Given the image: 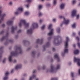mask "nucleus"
Returning a JSON list of instances; mask_svg holds the SVG:
<instances>
[{
  "label": "nucleus",
  "instance_id": "9",
  "mask_svg": "<svg viewBox=\"0 0 80 80\" xmlns=\"http://www.w3.org/2000/svg\"><path fill=\"white\" fill-rule=\"evenodd\" d=\"M74 62H78L77 64L79 66H80V58H76L75 57L74 58Z\"/></svg>",
  "mask_w": 80,
  "mask_h": 80
},
{
  "label": "nucleus",
  "instance_id": "57",
  "mask_svg": "<svg viewBox=\"0 0 80 80\" xmlns=\"http://www.w3.org/2000/svg\"><path fill=\"white\" fill-rule=\"evenodd\" d=\"M16 62V60H14V62H13L14 63H15Z\"/></svg>",
  "mask_w": 80,
  "mask_h": 80
},
{
  "label": "nucleus",
  "instance_id": "49",
  "mask_svg": "<svg viewBox=\"0 0 80 80\" xmlns=\"http://www.w3.org/2000/svg\"><path fill=\"white\" fill-rule=\"evenodd\" d=\"M9 42H12L13 41L12 40H10L9 41Z\"/></svg>",
  "mask_w": 80,
  "mask_h": 80
},
{
  "label": "nucleus",
  "instance_id": "50",
  "mask_svg": "<svg viewBox=\"0 0 80 80\" xmlns=\"http://www.w3.org/2000/svg\"><path fill=\"white\" fill-rule=\"evenodd\" d=\"M56 20L55 19H53V21L54 22H55Z\"/></svg>",
  "mask_w": 80,
  "mask_h": 80
},
{
  "label": "nucleus",
  "instance_id": "56",
  "mask_svg": "<svg viewBox=\"0 0 80 80\" xmlns=\"http://www.w3.org/2000/svg\"><path fill=\"white\" fill-rule=\"evenodd\" d=\"M28 6H29V5L28 4L26 5V7L28 8Z\"/></svg>",
  "mask_w": 80,
  "mask_h": 80
},
{
  "label": "nucleus",
  "instance_id": "15",
  "mask_svg": "<svg viewBox=\"0 0 80 80\" xmlns=\"http://www.w3.org/2000/svg\"><path fill=\"white\" fill-rule=\"evenodd\" d=\"M17 28V27H14L13 26L11 28V32L12 33H13L14 32V31Z\"/></svg>",
  "mask_w": 80,
  "mask_h": 80
},
{
  "label": "nucleus",
  "instance_id": "13",
  "mask_svg": "<svg viewBox=\"0 0 80 80\" xmlns=\"http://www.w3.org/2000/svg\"><path fill=\"white\" fill-rule=\"evenodd\" d=\"M9 73L8 72H7L5 73V77L3 78L4 80H7L8 79V75Z\"/></svg>",
  "mask_w": 80,
  "mask_h": 80
},
{
  "label": "nucleus",
  "instance_id": "26",
  "mask_svg": "<svg viewBox=\"0 0 80 80\" xmlns=\"http://www.w3.org/2000/svg\"><path fill=\"white\" fill-rule=\"evenodd\" d=\"M72 27L73 28H74L76 27V23H74L72 25Z\"/></svg>",
  "mask_w": 80,
  "mask_h": 80
},
{
  "label": "nucleus",
  "instance_id": "30",
  "mask_svg": "<svg viewBox=\"0 0 80 80\" xmlns=\"http://www.w3.org/2000/svg\"><path fill=\"white\" fill-rule=\"evenodd\" d=\"M52 26V24H50L49 26L48 29H51Z\"/></svg>",
  "mask_w": 80,
  "mask_h": 80
},
{
  "label": "nucleus",
  "instance_id": "44",
  "mask_svg": "<svg viewBox=\"0 0 80 80\" xmlns=\"http://www.w3.org/2000/svg\"><path fill=\"white\" fill-rule=\"evenodd\" d=\"M42 8V6L41 5H39V9H41Z\"/></svg>",
  "mask_w": 80,
  "mask_h": 80
},
{
  "label": "nucleus",
  "instance_id": "6",
  "mask_svg": "<svg viewBox=\"0 0 80 80\" xmlns=\"http://www.w3.org/2000/svg\"><path fill=\"white\" fill-rule=\"evenodd\" d=\"M51 72H55V70H57L58 69H59L60 68V65H58L57 66V67L56 68V69H54V68L53 66L52 65H51Z\"/></svg>",
  "mask_w": 80,
  "mask_h": 80
},
{
  "label": "nucleus",
  "instance_id": "51",
  "mask_svg": "<svg viewBox=\"0 0 80 80\" xmlns=\"http://www.w3.org/2000/svg\"><path fill=\"white\" fill-rule=\"evenodd\" d=\"M2 26L3 27H4L5 26V25L4 24H3L2 25Z\"/></svg>",
  "mask_w": 80,
  "mask_h": 80
},
{
  "label": "nucleus",
  "instance_id": "28",
  "mask_svg": "<svg viewBox=\"0 0 80 80\" xmlns=\"http://www.w3.org/2000/svg\"><path fill=\"white\" fill-rule=\"evenodd\" d=\"M51 80H58V78H52Z\"/></svg>",
  "mask_w": 80,
  "mask_h": 80
},
{
  "label": "nucleus",
  "instance_id": "19",
  "mask_svg": "<svg viewBox=\"0 0 80 80\" xmlns=\"http://www.w3.org/2000/svg\"><path fill=\"white\" fill-rule=\"evenodd\" d=\"M7 24L8 25H11L12 24V21L9 20L8 21Z\"/></svg>",
  "mask_w": 80,
  "mask_h": 80
},
{
  "label": "nucleus",
  "instance_id": "47",
  "mask_svg": "<svg viewBox=\"0 0 80 80\" xmlns=\"http://www.w3.org/2000/svg\"><path fill=\"white\" fill-rule=\"evenodd\" d=\"M9 4L10 5H11L12 4V2H10L9 3Z\"/></svg>",
  "mask_w": 80,
  "mask_h": 80
},
{
  "label": "nucleus",
  "instance_id": "42",
  "mask_svg": "<svg viewBox=\"0 0 80 80\" xmlns=\"http://www.w3.org/2000/svg\"><path fill=\"white\" fill-rule=\"evenodd\" d=\"M4 32V31L3 30V31H2L0 33V34H3V33Z\"/></svg>",
  "mask_w": 80,
  "mask_h": 80
},
{
  "label": "nucleus",
  "instance_id": "62",
  "mask_svg": "<svg viewBox=\"0 0 80 80\" xmlns=\"http://www.w3.org/2000/svg\"><path fill=\"white\" fill-rule=\"evenodd\" d=\"M78 34H79V35L80 36V31L78 33Z\"/></svg>",
  "mask_w": 80,
  "mask_h": 80
},
{
  "label": "nucleus",
  "instance_id": "64",
  "mask_svg": "<svg viewBox=\"0 0 80 80\" xmlns=\"http://www.w3.org/2000/svg\"><path fill=\"white\" fill-rule=\"evenodd\" d=\"M71 62H70V63H69V65H70V64H71Z\"/></svg>",
  "mask_w": 80,
  "mask_h": 80
},
{
  "label": "nucleus",
  "instance_id": "33",
  "mask_svg": "<svg viewBox=\"0 0 80 80\" xmlns=\"http://www.w3.org/2000/svg\"><path fill=\"white\" fill-rule=\"evenodd\" d=\"M76 2V1L75 0H74L72 2V4H74Z\"/></svg>",
  "mask_w": 80,
  "mask_h": 80
},
{
  "label": "nucleus",
  "instance_id": "61",
  "mask_svg": "<svg viewBox=\"0 0 80 80\" xmlns=\"http://www.w3.org/2000/svg\"><path fill=\"white\" fill-rule=\"evenodd\" d=\"M51 38V37L49 38H48V39L49 40Z\"/></svg>",
  "mask_w": 80,
  "mask_h": 80
},
{
  "label": "nucleus",
  "instance_id": "36",
  "mask_svg": "<svg viewBox=\"0 0 80 80\" xmlns=\"http://www.w3.org/2000/svg\"><path fill=\"white\" fill-rule=\"evenodd\" d=\"M32 54L33 55H34L35 54V51H33L32 52Z\"/></svg>",
  "mask_w": 80,
  "mask_h": 80
},
{
  "label": "nucleus",
  "instance_id": "3",
  "mask_svg": "<svg viewBox=\"0 0 80 80\" xmlns=\"http://www.w3.org/2000/svg\"><path fill=\"white\" fill-rule=\"evenodd\" d=\"M66 41L65 42L66 43L65 48V49L64 50V53H62V56H63L65 53H68V49H67L68 48V42L69 40V39L68 37H67L66 38Z\"/></svg>",
  "mask_w": 80,
  "mask_h": 80
},
{
  "label": "nucleus",
  "instance_id": "37",
  "mask_svg": "<svg viewBox=\"0 0 80 80\" xmlns=\"http://www.w3.org/2000/svg\"><path fill=\"white\" fill-rule=\"evenodd\" d=\"M78 47L80 48V42H78Z\"/></svg>",
  "mask_w": 80,
  "mask_h": 80
},
{
  "label": "nucleus",
  "instance_id": "14",
  "mask_svg": "<svg viewBox=\"0 0 80 80\" xmlns=\"http://www.w3.org/2000/svg\"><path fill=\"white\" fill-rule=\"evenodd\" d=\"M50 45V43L49 42H48L45 45L43 46V48L45 50V48L48 47Z\"/></svg>",
  "mask_w": 80,
  "mask_h": 80
},
{
  "label": "nucleus",
  "instance_id": "52",
  "mask_svg": "<svg viewBox=\"0 0 80 80\" xmlns=\"http://www.w3.org/2000/svg\"><path fill=\"white\" fill-rule=\"evenodd\" d=\"M27 42V41H26V40H23V42H24V43H25V42Z\"/></svg>",
  "mask_w": 80,
  "mask_h": 80
},
{
  "label": "nucleus",
  "instance_id": "31",
  "mask_svg": "<svg viewBox=\"0 0 80 80\" xmlns=\"http://www.w3.org/2000/svg\"><path fill=\"white\" fill-rule=\"evenodd\" d=\"M32 0H27L26 1L28 3H30L32 2Z\"/></svg>",
  "mask_w": 80,
  "mask_h": 80
},
{
  "label": "nucleus",
  "instance_id": "2",
  "mask_svg": "<svg viewBox=\"0 0 80 80\" xmlns=\"http://www.w3.org/2000/svg\"><path fill=\"white\" fill-rule=\"evenodd\" d=\"M32 28L28 30L27 32V34H31L32 33V30L36 28H37L38 27V24L36 23H33L32 26Z\"/></svg>",
  "mask_w": 80,
  "mask_h": 80
},
{
  "label": "nucleus",
  "instance_id": "46",
  "mask_svg": "<svg viewBox=\"0 0 80 80\" xmlns=\"http://www.w3.org/2000/svg\"><path fill=\"white\" fill-rule=\"evenodd\" d=\"M52 51H53L54 52V51H55V48H52Z\"/></svg>",
  "mask_w": 80,
  "mask_h": 80
},
{
  "label": "nucleus",
  "instance_id": "17",
  "mask_svg": "<svg viewBox=\"0 0 80 80\" xmlns=\"http://www.w3.org/2000/svg\"><path fill=\"white\" fill-rule=\"evenodd\" d=\"M9 34V33L8 32L7 33V35L5 37H3L1 39V41H2L3 40L6 39V38L8 37V36Z\"/></svg>",
  "mask_w": 80,
  "mask_h": 80
},
{
  "label": "nucleus",
  "instance_id": "7",
  "mask_svg": "<svg viewBox=\"0 0 80 80\" xmlns=\"http://www.w3.org/2000/svg\"><path fill=\"white\" fill-rule=\"evenodd\" d=\"M59 18H63L64 20V23H65L66 25H67L69 23L70 21L68 20H66L65 18L63 16H60L59 17Z\"/></svg>",
  "mask_w": 80,
  "mask_h": 80
},
{
  "label": "nucleus",
  "instance_id": "38",
  "mask_svg": "<svg viewBox=\"0 0 80 80\" xmlns=\"http://www.w3.org/2000/svg\"><path fill=\"white\" fill-rule=\"evenodd\" d=\"M39 16L40 17L41 16L42 14L41 12H40L39 14Z\"/></svg>",
  "mask_w": 80,
  "mask_h": 80
},
{
  "label": "nucleus",
  "instance_id": "59",
  "mask_svg": "<svg viewBox=\"0 0 80 80\" xmlns=\"http://www.w3.org/2000/svg\"><path fill=\"white\" fill-rule=\"evenodd\" d=\"M75 35V33H73V36H74Z\"/></svg>",
  "mask_w": 80,
  "mask_h": 80
},
{
  "label": "nucleus",
  "instance_id": "55",
  "mask_svg": "<svg viewBox=\"0 0 80 80\" xmlns=\"http://www.w3.org/2000/svg\"><path fill=\"white\" fill-rule=\"evenodd\" d=\"M78 72L79 73V75H80V69H79V70L78 71Z\"/></svg>",
  "mask_w": 80,
  "mask_h": 80
},
{
  "label": "nucleus",
  "instance_id": "4",
  "mask_svg": "<svg viewBox=\"0 0 80 80\" xmlns=\"http://www.w3.org/2000/svg\"><path fill=\"white\" fill-rule=\"evenodd\" d=\"M23 23L24 25L26 27H28L29 26V23H26V22L24 20H21L20 21V22L19 24V27H21L22 24Z\"/></svg>",
  "mask_w": 80,
  "mask_h": 80
},
{
  "label": "nucleus",
  "instance_id": "1",
  "mask_svg": "<svg viewBox=\"0 0 80 80\" xmlns=\"http://www.w3.org/2000/svg\"><path fill=\"white\" fill-rule=\"evenodd\" d=\"M16 49L15 52L12 51L11 52V54L12 56H16L19 53L21 54L22 52L20 47H16Z\"/></svg>",
  "mask_w": 80,
  "mask_h": 80
},
{
  "label": "nucleus",
  "instance_id": "35",
  "mask_svg": "<svg viewBox=\"0 0 80 80\" xmlns=\"http://www.w3.org/2000/svg\"><path fill=\"white\" fill-rule=\"evenodd\" d=\"M3 48V47H1L0 48V51L1 52H2V50Z\"/></svg>",
  "mask_w": 80,
  "mask_h": 80
},
{
  "label": "nucleus",
  "instance_id": "39",
  "mask_svg": "<svg viewBox=\"0 0 80 80\" xmlns=\"http://www.w3.org/2000/svg\"><path fill=\"white\" fill-rule=\"evenodd\" d=\"M79 17V15H78L77 16V19H78Z\"/></svg>",
  "mask_w": 80,
  "mask_h": 80
},
{
  "label": "nucleus",
  "instance_id": "21",
  "mask_svg": "<svg viewBox=\"0 0 80 80\" xmlns=\"http://www.w3.org/2000/svg\"><path fill=\"white\" fill-rule=\"evenodd\" d=\"M65 6V4H62L61 6H60V8L62 9L64 8V7Z\"/></svg>",
  "mask_w": 80,
  "mask_h": 80
},
{
  "label": "nucleus",
  "instance_id": "22",
  "mask_svg": "<svg viewBox=\"0 0 80 80\" xmlns=\"http://www.w3.org/2000/svg\"><path fill=\"white\" fill-rule=\"evenodd\" d=\"M79 52V50H76L74 51V53L75 54H77Z\"/></svg>",
  "mask_w": 80,
  "mask_h": 80
},
{
  "label": "nucleus",
  "instance_id": "43",
  "mask_svg": "<svg viewBox=\"0 0 80 80\" xmlns=\"http://www.w3.org/2000/svg\"><path fill=\"white\" fill-rule=\"evenodd\" d=\"M43 22V20H40V23H41Z\"/></svg>",
  "mask_w": 80,
  "mask_h": 80
},
{
  "label": "nucleus",
  "instance_id": "29",
  "mask_svg": "<svg viewBox=\"0 0 80 80\" xmlns=\"http://www.w3.org/2000/svg\"><path fill=\"white\" fill-rule=\"evenodd\" d=\"M45 28V25H43L42 27H41V29L42 30H43Z\"/></svg>",
  "mask_w": 80,
  "mask_h": 80
},
{
  "label": "nucleus",
  "instance_id": "23",
  "mask_svg": "<svg viewBox=\"0 0 80 80\" xmlns=\"http://www.w3.org/2000/svg\"><path fill=\"white\" fill-rule=\"evenodd\" d=\"M35 77H36V76L34 75H33L32 77H30L29 80H32V78H35Z\"/></svg>",
  "mask_w": 80,
  "mask_h": 80
},
{
  "label": "nucleus",
  "instance_id": "32",
  "mask_svg": "<svg viewBox=\"0 0 80 80\" xmlns=\"http://www.w3.org/2000/svg\"><path fill=\"white\" fill-rule=\"evenodd\" d=\"M71 76L72 77H74V73L73 72H72L71 73Z\"/></svg>",
  "mask_w": 80,
  "mask_h": 80
},
{
  "label": "nucleus",
  "instance_id": "54",
  "mask_svg": "<svg viewBox=\"0 0 80 80\" xmlns=\"http://www.w3.org/2000/svg\"><path fill=\"white\" fill-rule=\"evenodd\" d=\"M13 69H12V70L11 71V73H13Z\"/></svg>",
  "mask_w": 80,
  "mask_h": 80
},
{
  "label": "nucleus",
  "instance_id": "18",
  "mask_svg": "<svg viewBox=\"0 0 80 80\" xmlns=\"http://www.w3.org/2000/svg\"><path fill=\"white\" fill-rule=\"evenodd\" d=\"M21 65H18L16 66L15 69L16 70H18V69L19 68H21Z\"/></svg>",
  "mask_w": 80,
  "mask_h": 80
},
{
  "label": "nucleus",
  "instance_id": "16",
  "mask_svg": "<svg viewBox=\"0 0 80 80\" xmlns=\"http://www.w3.org/2000/svg\"><path fill=\"white\" fill-rule=\"evenodd\" d=\"M54 57L57 59L58 62H59L60 61L59 57L58 54L55 55H54Z\"/></svg>",
  "mask_w": 80,
  "mask_h": 80
},
{
  "label": "nucleus",
  "instance_id": "11",
  "mask_svg": "<svg viewBox=\"0 0 80 80\" xmlns=\"http://www.w3.org/2000/svg\"><path fill=\"white\" fill-rule=\"evenodd\" d=\"M18 11L15 12V14L16 15H18L19 14V13L18 12L19 11H20L21 12L22 11L23 8H18Z\"/></svg>",
  "mask_w": 80,
  "mask_h": 80
},
{
  "label": "nucleus",
  "instance_id": "53",
  "mask_svg": "<svg viewBox=\"0 0 80 80\" xmlns=\"http://www.w3.org/2000/svg\"><path fill=\"white\" fill-rule=\"evenodd\" d=\"M45 66H43V70H44L45 68Z\"/></svg>",
  "mask_w": 80,
  "mask_h": 80
},
{
  "label": "nucleus",
  "instance_id": "58",
  "mask_svg": "<svg viewBox=\"0 0 80 80\" xmlns=\"http://www.w3.org/2000/svg\"><path fill=\"white\" fill-rule=\"evenodd\" d=\"M35 72H36V70L34 71L33 72V73H35Z\"/></svg>",
  "mask_w": 80,
  "mask_h": 80
},
{
  "label": "nucleus",
  "instance_id": "20",
  "mask_svg": "<svg viewBox=\"0 0 80 80\" xmlns=\"http://www.w3.org/2000/svg\"><path fill=\"white\" fill-rule=\"evenodd\" d=\"M53 29H51L50 31V32L48 34V35L49 36L52 35L53 34Z\"/></svg>",
  "mask_w": 80,
  "mask_h": 80
},
{
  "label": "nucleus",
  "instance_id": "41",
  "mask_svg": "<svg viewBox=\"0 0 80 80\" xmlns=\"http://www.w3.org/2000/svg\"><path fill=\"white\" fill-rule=\"evenodd\" d=\"M76 39L77 40H78V41H79V37H77V38H76Z\"/></svg>",
  "mask_w": 80,
  "mask_h": 80
},
{
  "label": "nucleus",
  "instance_id": "48",
  "mask_svg": "<svg viewBox=\"0 0 80 80\" xmlns=\"http://www.w3.org/2000/svg\"><path fill=\"white\" fill-rule=\"evenodd\" d=\"M2 57V53L1 52H0V58H1Z\"/></svg>",
  "mask_w": 80,
  "mask_h": 80
},
{
  "label": "nucleus",
  "instance_id": "40",
  "mask_svg": "<svg viewBox=\"0 0 80 80\" xmlns=\"http://www.w3.org/2000/svg\"><path fill=\"white\" fill-rule=\"evenodd\" d=\"M6 58H5L3 60V62L4 63L6 61Z\"/></svg>",
  "mask_w": 80,
  "mask_h": 80
},
{
  "label": "nucleus",
  "instance_id": "45",
  "mask_svg": "<svg viewBox=\"0 0 80 80\" xmlns=\"http://www.w3.org/2000/svg\"><path fill=\"white\" fill-rule=\"evenodd\" d=\"M21 30H19L18 32V33H19L21 32Z\"/></svg>",
  "mask_w": 80,
  "mask_h": 80
},
{
  "label": "nucleus",
  "instance_id": "24",
  "mask_svg": "<svg viewBox=\"0 0 80 80\" xmlns=\"http://www.w3.org/2000/svg\"><path fill=\"white\" fill-rule=\"evenodd\" d=\"M12 56H10L9 57V61L11 62L12 61Z\"/></svg>",
  "mask_w": 80,
  "mask_h": 80
},
{
  "label": "nucleus",
  "instance_id": "27",
  "mask_svg": "<svg viewBox=\"0 0 80 80\" xmlns=\"http://www.w3.org/2000/svg\"><path fill=\"white\" fill-rule=\"evenodd\" d=\"M60 29L59 28H58L57 29V32L58 33H59L60 32Z\"/></svg>",
  "mask_w": 80,
  "mask_h": 80
},
{
  "label": "nucleus",
  "instance_id": "60",
  "mask_svg": "<svg viewBox=\"0 0 80 80\" xmlns=\"http://www.w3.org/2000/svg\"><path fill=\"white\" fill-rule=\"evenodd\" d=\"M73 47H76V45L75 44L73 45Z\"/></svg>",
  "mask_w": 80,
  "mask_h": 80
},
{
  "label": "nucleus",
  "instance_id": "12",
  "mask_svg": "<svg viewBox=\"0 0 80 80\" xmlns=\"http://www.w3.org/2000/svg\"><path fill=\"white\" fill-rule=\"evenodd\" d=\"M76 12H77V11L76 10H73L72 11V17H74V16H76Z\"/></svg>",
  "mask_w": 80,
  "mask_h": 80
},
{
  "label": "nucleus",
  "instance_id": "8",
  "mask_svg": "<svg viewBox=\"0 0 80 80\" xmlns=\"http://www.w3.org/2000/svg\"><path fill=\"white\" fill-rule=\"evenodd\" d=\"M1 13L2 11H0V18H1V20H0V23H1V22L3 21L4 18L6 16V15L5 14L1 15Z\"/></svg>",
  "mask_w": 80,
  "mask_h": 80
},
{
  "label": "nucleus",
  "instance_id": "25",
  "mask_svg": "<svg viewBox=\"0 0 80 80\" xmlns=\"http://www.w3.org/2000/svg\"><path fill=\"white\" fill-rule=\"evenodd\" d=\"M29 14V12H25V14L26 15H28Z\"/></svg>",
  "mask_w": 80,
  "mask_h": 80
},
{
  "label": "nucleus",
  "instance_id": "5",
  "mask_svg": "<svg viewBox=\"0 0 80 80\" xmlns=\"http://www.w3.org/2000/svg\"><path fill=\"white\" fill-rule=\"evenodd\" d=\"M56 38L54 39V44H55V45H56L57 46L59 45L62 42V41L61 40V41H58L57 43H55V41H56V40L58 41V39H59V38H60L61 39V37L59 36H58L56 37Z\"/></svg>",
  "mask_w": 80,
  "mask_h": 80
},
{
  "label": "nucleus",
  "instance_id": "10",
  "mask_svg": "<svg viewBox=\"0 0 80 80\" xmlns=\"http://www.w3.org/2000/svg\"><path fill=\"white\" fill-rule=\"evenodd\" d=\"M36 43H40V44H42L43 43V40L42 39L41 40L39 39H38L37 40Z\"/></svg>",
  "mask_w": 80,
  "mask_h": 80
},
{
  "label": "nucleus",
  "instance_id": "34",
  "mask_svg": "<svg viewBox=\"0 0 80 80\" xmlns=\"http://www.w3.org/2000/svg\"><path fill=\"white\" fill-rule=\"evenodd\" d=\"M56 3V0H54V1L53 2V4L54 5H55Z\"/></svg>",
  "mask_w": 80,
  "mask_h": 80
},
{
  "label": "nucleus",
  "instance_id": "63",
  "mask_svg": "<svg viewBox=\"0 0 80 80\" xmlns=\"http://www.w3.org/2000/svg\"><path fill=\"white\" fill-rule=\"evenodd\" d=\"M62 24H63V23H62V24H61V26H62Z\"/></svg>",
  "mask_w": 80,
  "mask_h": 80
}]
</instances>
